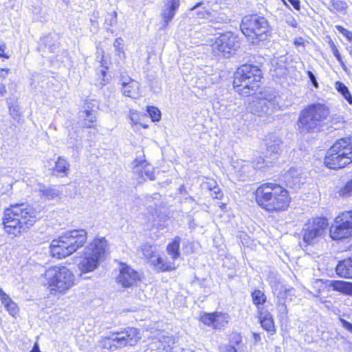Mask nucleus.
<instances>
[{
  "instance_id": "nucleus-1",
  "label": "nucleus",
  "mask_w": 352,
  "mask_h": 352,
  "mask_svg": "<svg viewBox=\"0 0 352 352\" xmlns=\"http://www.w3.org/2000/svg\"><path fill=\"white\" fill-rule=\"evenodd\" d=\"M41 211V207H34L28 203L10 205L3 212L5 232L14 236L27 232L40 219Z\"/></svg>"
},
{
  "instance_id": "nucleus-2",
  "label": "nucleus",
  "mask_w": 352,
  "mask_h": 352,
  "mask_svg": "<svg viewBox=\"0 0 352 352\" xmlns=\"http://www.w3.org/2000/svg\"><path fill=\"white\" fill-rule=\"evenodd\" d=\"M255 197L258 205L270 212L285 210L290 203L288 191L274 183L261 185L255 192Z\"/></svg>"
},
{
  "instance_id": "nucleus-3",
  "label": "nucleus",
  "mask_w": 352,
  "mask_h": 352,
  "mask_svg": "<svg viewBox=\"0 0 352 352\" xmlns=\"http://www.w3.org/2000/svg\"><path fill=\"white\" fill-rule=\"evenodd\" d=\"M87 239L85 230H72L65 232L50 244V253L53 257L65 258L82 247Z\"/></svg>"
},
{
  "instance_id": "nucleus-4",
  "label": "nucleus",
  "mask_w": 352,
  "mask_h": 352,
  "mask_svg": "<svg viewBox=\"0 0 352 352\" xmlns=\"http://www.w3.org/2000/svg\"><path fill=\"white\" fill-rule=\"evenodd\" d=\"M329 109L324 104L314 103L300 113L297 127L302 134L317 132L329 116Z\"/></svg>"
},
{
  "instance_id": "nucleus-5",
  "label": "nucleus",
  "mask_w": 352,
  "mask_h": 352,
  "mask_svg": "<svg viewBox=\"0 0 352 352\" xmlns=\"http://www.w3.org/2000/svg\"><path fill=\"white\" fill-rule=\"evenodd\" d=\"M261 70L253 65H243L234 73L233 87L241 96L246 97L256 93L260 87Z\"/></svg>"
},
{
  "instance_id": "nucleus-6",
  "label": "nucleus",
  "mask_w": 352,
  "mask_h": 352,
  "mask_svg": "<svg viewBox=\"0 0 352 352\" xmlns=\"http://www.w3.org/2000/svg\"><path fill=\"white\" fill-rule=\"evenodd\" d=\"M44 278L50 294L59 296L69 290L75 284L74 274L66 267L54 265L47 269Z\"/></svg>"
},
{
  "instance_id": "nucleus-7",
  "label": "nucleus",
  "mask_w": 352,
  "mask_h": 352,
  "mask_svg": "<svg viewBox=\"0 0 352 352\" xmlns=\"http://www.w3.org/2000/svg\"><path fill=\"white\" fill-rule=\"evenodd\" d=\"M331 169L342 168L352 163V137L337 140L327 151L324 162Z\"/></svg>"
},
{
  "instance_id": "nucleus-8",
  "label": "nucleus",
  "mask_w": 352,
  "mask_h": 352,
  "mask_svg": "<svg viewBox=\"0 0 352 352\" xmlns=\"http://www.w3.org/2000/svg\"><path fill=\"white\" fill-rule=\"evenodd\" d=\"M240 28L243 34L249 37L252 43L265 41L270 34L267 20L257 14L245 16L242 19Z\"/></svg>"
},
{
  "instance_id": "nucleus-9",
  "label": "nucleus",
  "mask_w": 352,
  "mask_h": 352,
  "mask_svg": "<svg viewBox=\"0 0 352 352\" xmlns=\"http://www.w3.org/2000/svg\"><path fill=\"white\" fill-rule=\"evenodd\" d=\"M107 250V241L104 237L95 239L85 248L84 256L78 264L82 272L87 273L96 270L104 258Z\"/></svg>"
},
{
  "instance_id": "nucleus-10",
  "label": "nucleus",
  "mask_w": 352,
  "mask_h": 352,
  "mask_svg": "<svg viewBox=\"0 0 352 352\" xmlns=\"http://www.w3.org/2000/svg\"><path fill=\"white\" fill-rule=\"evenodd\" d=\"M329 227L328 221L324 217H315L309 219L301 230L302 242L306 245L317 243L324 236Z\"/></svg>"
},
{
  "instance_id": "nucleus-11",
  "label": "nucleus",
  "mask_w": 352,
  "mask_h": 352,
  "mask_svg": "<svg viewBox=\"0 0 352 352\" xmlns=\"http://www.w3.org/2000/svg\"><path fill=\"white\" fill-rule=\"evenodd\" d=\"M281 101L280 97L274 91L266 92L263 98L250 102L248 109L258 116L271 115L280 109Z\"/></svg>"
},
{
  "instance_id": "nucleus-12",
  "label": "nucleus",
  "mask_w": 352,
  "mask_h": 352,
  "mask_svg": "<svg viewBox=\"0 0 352 352\" xmlns=\"http://www.w3.org/2000/svg\"><path fill=\"white\" fill-rule=\"evenodd\" d=\"M329 236L333 240H342L352 236V210L337 216L329 228Z\"/></svg>"
},
{
  "instance_id": "nucleus-13",
  "label": "nucleus",
  "mask_w": 352,
  "mask_h": 352,
  "mask_svg": "<svg viewBox=\"0 0 352 352\" xmlns=\"http://www.w3.org/2000/svg\"><path fill=\"white\" fill-rule=\"evenodd\" d=\"M214 55L229 58L239 47L237 37L232 32L220 34L211 46Z\"/></svg>"
},
{
  "instance_id": "nucleus-14",
  "label": "nucleus",
  "mask_w": 352,
  "mask_h": 352,
  "mask_svg": "<svg viewBox=\"0 0 352 352\" xmlns=\"http://www.w3.org/2000/svg\"><path fill=\"white\" fill-rule=\"evenodd\" d=\"M230 316L226 313L213 312L204 313L200 316V321L208 327L215 329H221L229 322Z\"/></svg>"
},
{
  "instance_id": "nucleus-15",
  "label": "nucleus",
  "mask_w": 352,
  "mask_h": 352,
  "mask_svg": "<svg viewBox=\"0 0 352 352\" xmlns=\"http://www.w3.org/2000/svg\"><path fill=\"white\" fill-rule=\"evenodd\" d=\"M116 340L120 348L126 346H133L140 339L139 331L133 327H127L123 331L116 332Z\"/></svg>"
},
{
  "instance_id": "nucleus-16",
  "label": "nucleus",
  "mask_w": 352,
  "mask_h": 352,
  "mask_svg": "<svg viewBox=\"0 0 352 352\" xmlns=\"http://www.w3.org/2000/svg\"><path fill=\"white\" fill-rule=\"evenodd\" d=\"M117 280L122 287L127 288L136 285L140 278L138 272L126 265H122Z\"/></svg>"
},
{
  "instance_id": "nucleus-17",
  "label": "nucleus",
  "mask_w": 352,
  "mask_h": 352,
  "mask_svg": "<svg viewBox=\"0 0 352 352\" xmlns=\"http://www.w3.org/2000/svg\"><path fill=\"white\" fill-rule=\"evenodd\" d=\"M284 182L287 187L297 190L305 183L306 177L303 175L302 170L298 168H289L283 175Z\"/></svg>"
},
{
  "instance_id": "nucleus-18",
  "label": "nucleus",
  "mask_w": 352,
  "mask_h": 352,
  "mask_svg": "<svg viewBox=\"0 0 352 352\" xmlns=\"http://www.w3.org/2000/svg\"><path fill=\"white\" fill-rule=\"evenodd\" d=\"M294 294V289L293 287L287 288L283 285L280 286L279 292L276 294V303L277 310L281 318H285L287 316L288 311L286 302L289 297H292Z\"/></svg>"
},
{
  "instance_id": "nucleus-19",
  "label": "nucleus",
  "mask_w": 352,
  "mask_h": 352,
  "mask_svg": "<svg viewBox=\"0 0 352 352\" xmlns=\"http://www.w3.org/2000/svg\"><path fill=\"white\" fill-rule=\"evenodd\" d=\"M142 250L145 256H151V262L156 269L161 271H170L175 269L174 262L167 261L166 258L161 256L152 255L153 252L151 246L145 245Z\"/></svg>"
},
{
  "instance_id": "nucleus-20",
  "label": "nucleus",
  "mask_w": 352,
  "mask_h": 352,
  "mask_svg": "<svg viewBox=\"0 0 352 352\" xmlns=\"http://www.w3.org/2000/svg\"><path fill=\"white\" fill-rule=\"evenodd\" d=\"M121 91L125 96L136 98L139 96L140 83L129 76H121Z\"/></svg>"
},
{
  "instance_id": "nucleus-21",
  "label": "nucleus",
  "mask_w": 352,
  "mask_h": 352,
  "mask_svg": "<svg viewBox=\"0 0 352 352\" xmlns=\"http://www.w3.org/2000/svg\"><path fill=\"white\" fill-rule=\"evenodd\" d=\"M180 6V0H165L161 12L162 28H165L174 18Z\"/></svg>"
},
{
  "instance_id": "nucleus-22",
  "label": "nucleus",
  "mask_w": 352,
  "mask_h": 352,
  "mask_svg": "<svg viewBox=\"0 0 352 352\" xmlns=\"http://www.w3.org/2000/svg\"><path fill=\"white\" fill-rule=\"evenodd\" d=\"M57 38V35L52 34L45 36L42 39L43 45L40 47L41 50L44 53H55L56 50L59 47V43L58 42Z\"/></svg>"
},
{
  "instance_id": "nucleus-23",
  "label": "nucleus",
  "mask_w": 352,
  "mask_h": 352,
  "mask_svg": "<svg viewBox=\"0 0 352 352\" xmlns=\"http://www.w3.org/2000/svg\"><path fill=\"white\" fill-rule=\"evenodd\" d=\"M70 164L66 159L58 157L55 162V166L51 169V173L54 176L64 177L69 173Z\"/></svg>"
},
{
  "instance_id": "nucleus-24",
  "label": "nucleus",
  "mask_w": 352,
  "mask_h": 352,
  "mask_svg": "<svg viewBox=\"0 0 352 352\" xmlns=\"http://www.w3.org/2000/svg\"><path fill=\"white\" fill-rule=\"evenodd\" d=\"M234 167L239 177L242 180H246L250 178L254 171L250 163L243 161L235 162Z\"/></svg>"
},
{
  "instance_id": "nucleus-25",
  "label": "nucleus",
  "mask_w": 352,
  "mask_h": 352,
  "mask_svg": "<svg viewBox=\"0 0 352 352\" xmlns=\"http://www.w3.org/2000/svg\"><path fill=\"white\" fill-rule=\"evenodd\" d=\"M0 300L10 316L15 317L18 314L19 309L17 304L1 288H0Z\"/></svg>"
},
{
  "instance_id": "nucleus-26",
  "label": "nucleus",
  "mask_w": 352,
  "mask_h": 352,
  "mask_svg": "<svg viewBox=\"0 0 352 352\" xmlns=\"http://www.w3.org/2000/svg\"><path fill=\"white\" fill-rule=\"evenodd\" d=\"M336 271L340 277L352 278V258L340 261L336 266Z\"/></svg>"
},
{
  "instance_id": "nucleus-27",
  "label": "nucleus",
  "mask_w": 352,
  "mask_h": 352,
  "mask_svg": "<svg viewBox=\"0 0 352 352\" xmlns=\"http://www.w3.org/2000/svg\"><path fill=\"white\" fill-rule=\"evenodd\" d=\"M34 190L41 194V197L51 200L57 197L59 191L53 186H47L43 184H38Z\"/></svg>"
},
{
  "instance_id": "nucleus-28",
  "label": "nucleus",
  "mask_w": 352,
  "mask_h": 352,
  "mask_svg": "<svg viewBox=\"0 0 352 352\" xmlns=\"http://www.w3.org/2000/svg\"><path fill=\"white\" fill-rule=\"evenodd\" d=\"M201 188L210 192L214 198L219 199L221 196L220 188L218 186L216 180L212 178H206L201 184Z\"/></svg>"
},
{
  "instance_id": "nucleus-29",
  "label": "nucleus",
  "mask_w": 352,
  "mask_h": 352,
  "mask_svg": "<svg viewBox=\"0 0 352 352\" xmlns=\"http://www.w3.org/2000/svg\"><path fill=\"white\" fill-rule=\"evenodd\" d=\"M258 318L261 327L268 332H275V327L272 315L267 311H260Z\"/></svg>"
},
{
  "instance_id": "nucleus-30",
  "label": "nucleus",
  "mask_w": 352,
  "mask_h": 352,
  "mask_svg": "<svg viewBox=\"0 0 352 352\" xmlns=\"http://www.w3.org/2000/svg\"><path fill=\"white\" fill-rule=\"evenodd\" d=\"M116 342L117 340H116L115 333H113L109 336L101 338L98 341V346L100 348L113 351L118 348H120Z\"/></svg>"
},
{
  "instance_id": "nucleus-31",
  "label": "nucleus",
  "mask_w": 352,
  "mask_h": 352,
  "mask_svg": "<svg viewBox=\"0 0 352 352\" xmlns=\"http://www.w3.org/2000/svg\"><path fill=\"white\" fill-rule=\"evenodd\" d=\"M86 109L80 113V116L84 119L82 126L86 128H91L93 123L96 120V111L89 109L90 107L88 103H86Z\"/></svg>"
},
{
  "instance_id": "nucleus-32",
  "label": "nucleus",
  "mask_w": 352,
  "mask_h": 352,
  "mask_svg": "<svg viewBox=\"0 0 352 352\" xmlns=\"http://www.w3.org/2000/svg\"><path fill=\"white\" fill-rule=\"evenodd\" d=\"M180 242L181 238L178 236H175L173 241L167 245L166 251L170 258L174 261L180 256Z\"/></svg>"
},
{
  "instance_id": "nucleus-33",
  "label": "nucleus",
  "mask_w": 352,
  "mask_h": 352,
  "mask_svg": "<svg viewBox=\"0 0 352 352\" xmlns=\"http://www.w3.org/2000/svg\"><path fill=\"white\" fill-rule=\"evenodd\" d=\"M330 286L333 290L352 296V283L342 280H332Z\"/></svg>"
},
{
  "instance_id": "nucleus-34",
  "label": "nucleus",
  "mask_w": 352,
  "mask_h": 352,
  "mask_svg": "<svg viewBox=\"0 0 352 352\" xmlns=\"http://www.w3.org/2000/svg\"><path fill=\"white\" fill-rule=\"evenodd\" d=\"M251 296L254 305L257 307L258 313L261 310L265 311L263 306L266 302L267 296L264 292L260 289H256L252 292Z\"/></svg>"
},
{
  "instance_id": "nucleus-35",
  "label": "nucleus",
  "mask_w": 352,
  "mask_h": 352,
  "mask_svg": "<svg viewBox=\"0 0 352 352\" xmlns=\"http://www.w3.org/2000/svg\"><path fill=\"white\" fill-rule=\"evenodd\" d=\"M175 340L173 337L163 336L159 341L158 352H173Z\"/></svg>"
},
{
  "instance_id": "nucleus-36",
  "label": "nucleus",
  "mask_w": 352,
  "mask_h": 352,
  "mask_svg": "<svg viewBox=\"0 0 352 352\" xmlns=\"http://www.w3.org/2000/svg\"><path fill=\"white\" fill-rule=\"evenodd\" d=\"M136 170L140 171L142 176H146L150 180H154L155 178L153 168L148 164L146 161H142L137 164Z\"/></svg>"
},
{
  "instance_id": "nucleus-37",
  "label": "nucleus",
  "mask_w": 352,
  "mask_h": 352,
  "mask_svg": "<svg viewBox=\"0 0 352 352\" xmlns=\"http://www.w3.org/2000/svg\"><path fill=\"white\" fill-rule=\"evenodd\" d=\"M336 89L349 104H352V96L348 87L344 83L336 81Z\"/></svg>"
},
{
  "instance_id": "nucleus-38",
  "label": "nucleus",
  "mask_w": 352,
  "mask_h": 352,
  "mask_svg": "<svg viewBox=\"0 0 352 352\" xmlns=\"http://www.w3.org/2000/svg\"><path fill=\"white\" fill-rule=\"evenodd\" d=\"M280 140H277L274 143H267V153L272 155V157H270V160H275L276 159H277V155L279 154L280 151Z\"/></svg>"
},
{
  "instance_id": "nucleus-39",
  "label": "nucleus",
  "mask_w": 352,
  "mask_h": 352,
  "mask_svg": "<svg viewBox=\"0 0 352 352\" xmlns=\"http://www.w3.org/2000/svg\"><path fill=\"white\" fill-rule=\"evenodd\" d=\"M338 194L342 197L352 196V179L346 182V184L340 189Z\"/></svg>"
},
{
  "instance_id": "nucleus-40",
  "label": "nucleus",
  "mask_w": 352,
  "mask_h": 352,
  "mask_svg": "<svg viewBox=\"0 0 352 352\" xmlns=\"http://www.w3.org/2000/svg\"><path fill=\"white\" fill-rule=\"evenodd\" d=\"M269 162H270V160H265L262 157H258L251 163V166L254 170L255 169L263 168L265 166L268 165Z\"/></svg>"
},
{
  "instance_id": "nucleus-41",
  "label": "nucleus",
  "mask_w": 352,
  "mask_h": 352,
  "mask_svg": "<svg viewBox=\"0 0 352 352\" xmlns=\"http://www.w3.org/2000/svg\"><path fill=\"white\" fill-rule=\"evenodd\" d=\"M331 6L336 11H343L347 8V3L343 0H331Z\"/></svg>"
},
{
  "instance_id": "nucleus-42",
  "label": "nucleus",
  "mask_w": 352,
  "mask_h": 352,
  "mask_svg": "<svg viewBox=\"0 0 352 352\" xmlns=\"http://www.w3.org/2000/svg\"><path fill=\"white\" fill-rule=\"evenodd\" d=\"M329 44H330L331 51H332L333 55L335 56L336 59L338 60V62L341 65L342 67L345 70L346 66L342 60L341 54H340V52H339L338 50L337 49L336 46L335 45L334 43L331 41L329 43Z\"/></svg>"
},
{
  "instance_id": "nucleus-43",
  "label": "nucleus",
  "mask_w": 352,
  "mask_h": 352,
  "mask_svg": "<svg viewBox=\"0 0 352 352\" xmlns=\"http://www.w3.org/2000/svg\"><path fill=\"white\" fill-rule=\"evenodd\" d=\"M147 111L153 121H159L160 120L161 113L157 108L150 107L148 108Z\"/></svg>"
},
{
  "instance_id": "nucleus-44",
  "label": "nucleus",
  "mask_w": 352,
  "mask_h": 352,
  "mask_svg": "<svg viewBox=\"0 0 352 352\" xmlns=\"http://www.w3.org/2000/svg\"><path fill=\"white\" fill-rule=\"evenodd\" d=\"M201 5H202V3H197L196 6H195L192 8V10H197V15L199 16V17L200 18H205L208 16H209V14H210V12L206 10L205 8H202L201 7Z\"/></svg>"
},
{
  "instance_id": "nucleus-45",
  "label": "nucleus",
  "mask_w": 352,
  "mask_h": 352,
  "mask_svg": "<svg viewBox=\"0 0 352 352\" xmlns=\"http://www.w3.org/2000/svg\"><path fill=\"white\" fill-rule=\"evenodd\" d=\"M336 29L342 34L344 35L348 41H352V32L345 29L344 27L341 25H337Z\"/></svg>"
},
{
  "instance_id": "nucleus-46",
  "label": "nucleus",
  "mask_w": 352,
  "mask_h": 352,
  "mask_svg": "<svg viewBox=\"0 0 352 352\" xmlns=\"http://www.w3.org/2000/svg\"><path fill=\"white\" fill-rule=\"evenodd\" d=\"M123 40L122 38L119 37L117 38L114 43H113V47L115 50L118 52H123L122 45Z\"/></svg>"
},
{
  "instance_id": "nucleus-47",
  "label": "nucleus",
  "mask_w": 352,
  "mask_h": 352,
  "mask_svg": "<svg viewBox=\"0 0 352 352\" xmlns=\"http://www.w3.org/2000/svg\"><path fill=\"white\" fill-rule=\"evenodd\" d=\"M307 73L308 78H309V80L311 82V84L313 85V86L316 88L318 87V83L317 82L316 77L315 76L314 73L311 71H307Z\"/></svg>"
},
{
  "instance_id": "nucleus-48",
  "label": "nucleus",
  "mask_w": 352,
  "mask_h": 352,
  "mask_svg": "<svg viewBox=\"0 0 352 352\" xmlns=\"http://www.w3.org/2000/svg\"><path fill=\"white\" fill-rule=\"evenodd\" d=\"M340 322L342 324V327L346 329L347 331L352 333V323L348 322L347 320L344 319H340Z\"/></svg>"
},
{
  "instance_id": "nucleus-49",
  "label": "nucleus",
  "mask_w": 352,
  "mask_h": 352,
  "mask_svg": "<svg viewBox=\"0 0 352 352\" xmlns=\"http://www.w3.org/2000/svg\"><path fill=\"white\" fill-rule=\"evenodd\" d=\"M286 22L287 23L293 27V28H296L297 25H298V22L296 21V20L295 19H294L292 16H289L286 19Z\"/></svg>"
},
{
  "instance_id": "nucleus-50",
  "label": "nucleus",
  "mask_w": 352,
  "mask_h": 352,
  "mask_svg": "<svg viewBox=\"0 0 352 352\" xmlns=\"http://www.w3.org/2000/svg\"><path fill=\"white\" fill-rule=\"evenodd\" d=\"M292 5V6L297 10H300V1L299 0H287Z\"/></svg>"
},
{
  "instance_id": "nucleus-51",
  "label": "nucleus",
  "mask_w": 352,
  "mask_h": 352,
  "mask_svg": "<svg viewBox=\"0 0 352 352\" xmlns=\"http://www.w3.org/2000/svg\"><path fill=\"white\" fill-rule=\"evenodd\" d=\"M294 43L296 46H304V39L302 37L296 38Z\"/></svg>"
},
{
  "instance_id": "nucleus-52",
  "label": "nucleus",
  "mask_w": 352,
  "mask_h": 352,
  "mask_svg": "<svg viewBox=\"0 0 352 352\" xmlns=\"http://www.w3.org/2000/svg\"><path fill=\"white\" fill-rule=\"evenodd\" d=\"M6 45L1 44L0 45V57H4L8 58V56L4 54V51L6 50Z\"/></svg>"
},
{
  "instance_id": "nucleus-53",
  "label": "nucleus",
  "mask_w": 352,
  "mask_h": 352,
  "mask_svg": "<svg viewBox=\"0 0 352 352\" xmlns=\"http://www.w3.org/2000/svg\"><path fill=\"white\" fill-rule=\"evenodd\" d=\"M8 69H0V78H5L9 73Z\"/></svg>"
},
{
  "instance_id": "nucleus-54",
  "label": "nucleus",
  "mask_w": 352,
  "mask_h": 352,
  "mask_svg": "<svg viewBox=\"0 0 352 352\" xmlns=\"http://www.w3.org/2000/svg\"><path fill=\"white\" fill-rule=\"evenodd\" d=\"M6 94V85L1 83L0 84V96L3 97Z\"/></svg>"
},
{
  "instance_id": "nucleus-55",
  "label": "nucleus",
  "mask_w": 352,
  "mask_h": 352,
  "mask_svg": "<svg viewBox=\"0 0 352 352\" xmlns=\"http://www.w3.org/2000/svg\"><path fill=\"white\" fill-rule=\"evenodd\" d=\"M30 352H41L40 351V348H39V345H38V342L34 343L33 348L32 349V350Z\"/></svg>"
},
{
  "instance_id": "nucleus-56",
  "label": "nucleus",
  "mask_w": 352,
  "mask_h": 352,
  "mask_svg": "<svg viewBox=\"0 0 352 352\" xmlns=\"http://www.w3.org/2000/svg\"><path fill=\"white\" fill-rule=\"evenodd\" d=\"M179 191L180 194H187V190L184 185H181L179 188Z\"/></svg>"
},
{
  "instance_id": "nucleus-57",
  "label": "nucleus",
  "mask_w": 352,
  "mask_h": 352,
  "mask_svg": "<svg viewBox=\"0 0 352 352\" xmlns=\"http://www.w3.org/2000/svg\"><path fill=\"white\" fill-rule=\"evenodd\" d=\"M227 352H237L236 349L233 346H228L226 347Z\"/></svg>"
},
{
  "instance_id": "nucleus-58",
  "label": "nucleus",
  "mask_w": 352,
  "mask_h": 352,
  "mask_svg": "<svg viewBox=\"0 0 352 352\" xmlns=\"http://www.w3.org/2000/svg\"><path fill=\"white\" fill-rule=\"evenodd\" d=\"M253 337H254V338L256 342H259L261 340V336H260V335L258 333H253Z\"/></svg>"
},
{
  "instance_id": "nucleus-59",
  "label": "nucleus",
  "mask_w": 352,
  "mask_h": 352,
  "mask_svg": "<svg viewBox=\"0 0 352 352\" xmlns=\"http://www.w3.org/2000/svg\"><path fill=\"white\" fill-rule=\"evenodd\" d=\"M117 23V20L115 19V17L111 16L110 21H109V25H113Z\"/></svg>"
},
{
  "instance_id": "nucleus-60",
  "label": "nucleus",
  "mask_w": 352,
  "mask_h": 352,
  "mask_svg": "<svg viewBox=\"0 0 352 352\" xmlns=\"http://www.w3.org/2000/svg\"><path fill=\"white\" fill-rule=\"evenodd\" d=\"M111 16L113 17H115V19L117 20V12H113L111 14Z\"/></svg>"
},
{
  "instance_id": "nucleus-61",
  "label": "nucleus",
  "mask_w": 352,
  "mask_h": 352,
  "mask_svg": "<svg viewBox=\"0 0 352 352\" xmlns=\"http://www.w3.org/2000/svg\"><path fill=\"white\" fill-rule=\"evenodd\" d=\"M130 118H131V121L133 122V123L135 122H134V118H133L132 117H131Z\"/></svg>"
},
{
  "instance_id": "nucleus-62",
  "label": "nucleus",
  "mask_w": 352,
  "mask_h": 352,
  "mask_svg": "<svg viewBox=\"0 0 352 352\" xmlns=\"http://www.w3.org/2000/svg\"><path fill=\"white\" fill-rule=\"evenodd\" d=\"M214 28L215 29H219L220 28H219V25H218V26H215Z\"/></svg>"
}]
</instances>
